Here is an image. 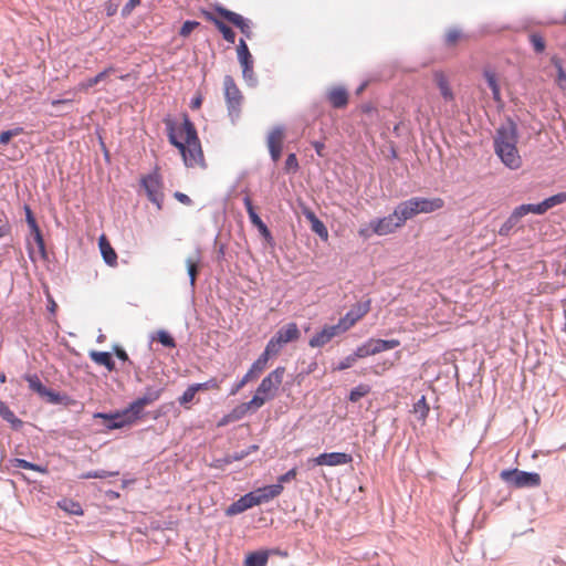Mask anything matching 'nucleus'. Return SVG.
Returning a JSON list of instances; mask_svg holds the SVG:
<instances>
[{
    "mask_svg": "<svg viewBox=\"0 0 566 566\" xmlns=\"http://www.w3.org/2000/svg\"><path fill=\"white\" fill-rule=\"evenodd\" d=\"M269 555L266 552H254L247 556L244 566H265Z\"/></svg>",
    "mask_w": 566,
    "mask_h": 566,
    "instance_id": "nucleus-35",
    "label": "nucleus"
},
{
    "mask_svg": "<svg viewBox=\"0 0 566 566\" xmlns=\"http://www.w3.org/2000/svg\"><path fill=\"white\" fill-rule=\"evenodd\" d=\"M174 197L179 201L181 202L182 205H186V206H190L192 203V200L189 198V196H187L186 193L184 192H180V191H176L174 193Z\"/></svg>",
    "mask_w": 566,
    "mask_h": 566,
    "instance_id": "nucleus-61",
    "label": "nucleus"
},
{
    "mask_svg": "<svg viewBox=\"0 0 566 566\" xmlns=\"http://www.w3.org/2000/svg\"><path fill=\"white\" fill-rule=\"evenodd\" d=\"M156 339L161 344L164 345L165 347H169V348H174L176 347V342L175 339L172 338V336L166 332V331H159L157 333V337Z\"/></svg>",
    "mask_w": 566,
    "mask_h": 566,
    "instance_id": "nucleus-47",
    "label": "nucleus"
},
{
    "mask_svg": "<svg viewBox=\"0 0 566 566\" xmlns=\"http://www.w3.org/2000/svg\"><path fill=\"white\" fill-rule=\"evenodd\" d=\"M273 357L268 350L264 349V352L259 356V358L251 365L250 369L247 371V376L254 380L256 379L268 367L269 359Z\"/></svg>",
    "mask_w": 566,
    "mask_h": 566,
    "instance_id": "nucleus-26",
    "label": "nucleus"
},
{
    "mask_svg": "<svg viewBox=\"0 0 566 566\" xmlns=\"http://www.w3.org/2000/svg\"><path fill=\"white\" fill-rule=\"evenodd\" d=\"M224 96L228 104L229 114L233 117H238L240 113V106L242 102V94L234 83L233 78L229 75L224 77Z\"/></svg>",
    "mask_w": 566,
    "mask_h": 566,
    "instance_id": "nucleus-9",
    "label": "nucleus"
},
{
    "mask_svg": "<svg viewBox=\"0 0 566 566\" xmlns=\"http://www.w3.org/2000/svg\"><path fill=\"white\" fill-rule=\"evenodd\" d=\"M500 478L506 484L516 489L536 488L541 485V475L536 472H525L518 469L503 470Z\"/></svg>",
    "mask_w": 566,
    "mask_h": 566,
    "instance_id": "nucleus-5",
    "label": "nucleus"
},
{
    "mask_svg": "<svg viewBox=\"0 0 566 566\" xmlns=\"http://www.w3.org/2000/svg\"><path fill=\"white\" fill-rule=\"evenodd\" d=\"M367 345L371 355L379 354L385 350L394 349L400 345L398 339H376L369 338Z\"/></svg>",
    "mask_w": 566,
    "mask_h": 566,
    "instance_id": "nucleus-25",
    "label": "nucleus"
},
{
    "mask_svg": "<svg viewBox=\"0 0 566 566\" xmlns=\"http://www.w3.org/2000/svg\"><path fill=\"white\" fill-rule=\"evenodd\" d=\"M327 99L335 108H344L348 104V93L344 87H333L328 94Z\"/></svg>",
    "mask_w": 566,
    "mask_h": 566,
    "instance_id": "nucleus-27",
    "label": "nucleus"
},
{
    "mask_svg": "<svg viewBox=\"0 0 566 566\" xmlns=\"http://www.w3.org/2000/svg\"><path fill=\"white\" fill-rule=\"evenodd\" d=\"M343 334L339 327L336 325H326L316 333L310 340L308 345L312 348H318L325 346L329 343L335 336Z\"/></svg>",
    "mask_w": 566,
    "mask_h": 566,
    "instance_id": "nucleus-16",
    "label": "nucleus"
},
{
    "mask_svg": "<svg viewBox=\"0 0 566 566\" xmlns=\"http://www.w3.org/2000/svg\"><path fill=\"white\" fill-rule=\"evenodd\" d=\"M433 80H434L437 86L439 87L442 97L446 101H453L454 95H453V92L449 85V82H448L446 75L442 72H434Z\"/></svg>",
    "mask_w": 566,
    "mask_h": 566,
    "instance_id": "nucleus-30",
    "label": "nucleus"
},
{
    "mask_svg": "<svg viewBox=\"0 0 566 566\" xmlns=\"http://www.w3.org/2000/svg\"><path fill=\"white\" fill-rule=\"evenodd\" d=\"M142 0H128V2L124 7V12L129 13L132 10H134Z\"/></svg>",
    "mask_w": 566,
    "mask_h": 566,
    "instance_id": "nucleus-64",
    "label": "nucleus"
},
{
    "mask_svg": "<svg viewBox=\"0 0 566 566\" xmlns=\"http://www.w3.org/2000/svg\"><path fill=\"white\" fill-rule=\"evenodd\" d=\"M565 202H566V192H559V193H556L554 196L546 198L544 201H542L537 205H532V203H526V205L530 206L531 213L544 214L551 208L562 205V203H565Z\"/></svg>",
    "mask_w": 566,
    "mask_h": 566,
    "instance_id": "nucleus-19",
    "label": "nucleus"
},
{
    "mask_svg": "<svg viewBox=\"0 0 566 566\" xmlns=\"http://www.w3.org/2000/svg\"><path fill=\"white\" fill-rule=\"evenodd\" d=\"M199 25H200L199 22L188 20V21L184 22V24L181 25V28L179 30V35L182 38H188L190 35V33L195 29H197Z\"/></svg>",
    "mask_w": 566,
    "mask_h": 566,
    "instance_id": "nucleus-50",
    "label": "nucleus"
},
{
    "mask_svg": "<svg viewBox=\"0 0 566 566\" xmlns=\"http://www.w3.org/2000/svg\"><path fill=\"white\" fill-rule=\"evenodd\" d=\"M200 14L208 21L211 22L218 31L222 34L223 39L233 44L235 42V33L234 31L227 25L219 17L218 13L213 10L200 9Z\"/></svg>",
    "mask_w": 566,
    "mask_h": 566,
    "instance_id": "nucleus-14",
    "label": "nucleus"
},
{
    "mask_svg": "<svg viewBox=\"0 0 566 566\" xmlns=\"http://www.w3.org/2000/svg\"><path fill=\"white\" fill-rule=\"evenodd\" d=\"M168 139L180 151L184 163L187 167L205 166L201 144L197 135L195 125L187 115L184 116L181 126H177L171 118H165Z\"/></svg>",
    "mask_w": 566,
    "mask_h": 566,
    "instance_id": "nucleus-1",
    "label": "nucleus"
},
{
    "mask_svg": "<svg viewBox=\"0 0 566 566\" xmlns=\"http://www.w3.org/2000/svg\"><path fill=\"white\" fill-rule=\"evenodd\" d=\"M197 388L195 387V385H190L186 390L185 392L179 397V403L180 405H187L189 402H191L197 394Z\"/></svg>",
    "mask_w": 566,
    "mask_h": 566,
    "instance_id": "nucleus-48",
    "label": "nucleus"
},
{
    "mask_svg": "<svg viewBox=\"0 0 566 566\" xmlns=\"http://www.w3.org/2000/svg\"><path fill=\"white\" fill-rule=\"evenodd\" d=\"M271 158L274 163L279 161L282 154V148H269Z\"/></svg>",
    "mask_w": 566,
    "mask_h": 566,
    "instance_id": "nucleus-63",
    "label": "nucleus"
},
{
    "mask_svg": "<svg viewBox=\"0 0 566 566\" xmlns=\"http://www.w3.org/2000/svg\"><path fill=\"white\" fill-rule=\"evenodd\" d=\"M296 475H297V469L292 468L286 473L282 474L277 478L276 484H281L283 486L284 483H287V482L294 480L296 478Z\"/></svg>",
    "mask_w": 566,
    "mask_h": 566,
    "instance_id": "nucleus-54",
    "label": "nucleus"
},
{
    "mask_svg": "<svg viewBox=\"0 0 566 566\" xmlns=\"http://www.w3.org/2000/svg\"><path fill=\"white\" fill-rule=\"evenodd\" d=\"M369 392H370V387L368 385L360 384L350 390L348 398L352 402H357L363 397L367 396Z\"/></svg>",
    "mask_w": 566,
    "mask_h": 566,
    "instance_id": "nucleus-41",
    "label": "nucleus"
},
{
    "mask_svg": "<svg viewBox=\"0 0 566 566\" xmlns=\"http://www.w3.org/2000/svg\"><path fill=\"white\" fill-rule=\"evenodd\" d=\"M261 407H262L261 399L252 398L248 402H242V403L235 406L230 411V417L232 418L233 421H238V420L244 418L248 415L249 411H255V410H258Z\"/></svg>",
    "mask_w": 566,
    "mask_h": 566,
    "instance_id": "nucleus-23",
    "label": "nucleus"
},
{
    "mask_svg": "<svg viewBox=\"0 0 566 566\" xmlns=\"http://www.w3.org/2000/svg\"><path fill=\"white\" fill-rule=\"evenodd\" d=\"M360 111L364 114L371 115L374 113H377V108L371 103H366L360 106Z\"/></svg>",
    "mask_w": 566,
    "mask_h": 566,
    "instance_id": "nucleus-62",
    "label": "nucleus"
},
{
    "mask_svg": "<svg viewBox=\"0 0 566 566\" xmlns=\"http://www.w3.org/2000/svg\"><path fill=\"white\" fill-rule=\"evenodd\" d=\"M370 310V301L365 303L355 304L344 317H342L337 326L342 331V333L347 332L352 328L359 319H361Z\"/></svg>",
    "mask_w": 566,
    "mask_h": 566,
    "instance_id": "nucleus-10",
    "label": "nucleus"
},
{
    "mask_svg": "<svg viewBox=\"0 0 566 566\" xmlns=\"http://www.w3.org/2000/svg\"><path fill=\"white\" fill-rule=\"evenodd\" d=\"M400 228H402V226L396 213L392 212L386 217L370 220L368 224L358 230V234L364 239H369L374 234L384 237L395 233Z\"/></svg>",
    "mask_w": 566,
    "mask_h": 566,
    "instance_id": "nucleus-3",
    "label": "nucleus"
},
{
    "mask_svg": "<svg viewBox=\"0 0 566 566\" xmlns=\"http://www.w3.org/2000/svg\"><path fill=\"white\" fill-rule=\"evenodd\" d=\"M429 405L427 403L426 397L422 396L412 408V412L416 415L417 419L424 422L426 418L429 413Z\"/></svg>",
    "mask_w": 566,
    "mask_h": 566,
    "instance_id": "nucleus-38",
    "label": "nucleus"
},
{
    "mask_svg": "<svg viewBox=\"0 0 566 566\" xmlns=\"http://www.w3.org/2000/svg\"><path fill=\"white\" fill-rule=\"evenodd\" d=\"M300 336L301 333L296 323H289L282 326L269 340L265 346V350L274 357L280 354L285 344L297 340Z\"/></svg>",
    "mask_w": 566,
    "mask_h": 566,
    "instance_id": "nucleus-6",
    "label": "nucleus"
},
{
    "mask_svg": "<svg viewBox=\"0 0 566 566\" xmlns=\"http://www.w3.org/2000/svg\"><path fill=\"white\" fill-rule=\"evenodd\" d=\"M140 184L145 189L149 201L156 205L158 210H161L165 196L163 191V179L158 168H156L153 172L142 177Z\"/></svg>",
    "mask_w": 566,
    "mask_h": 566,
    "instance_id": "nucleus-7",
    "label": "nucleus"
},
{
    "mask_svg": "<svg viewBox=\"0 0 566 566\" xmlns=\"http://www.w3.org/2000/svg\"><path fill=\"white\" fill-rule=\"evenodd\" d=\"M284 168L287 172H295L298 170V161L295 154H290L287 156Z\"/></svg>",
    "mask_w": 566,
    "mask_h": 566,
    "instance_id": "nucleus-53",
    "label": "nucleus"
},
{
    "mask_svg": "<svg viewBox=\"0 0 566 566\" xmlns=\"http://www.w3.org/2000/svg\"><path fill=\"white\" fill-rule=\"evenodd\" d=\"M305 218L311 222V229L323 240H327L328 231L325 224L316 217V214L308 208L303 210Z\"/></svg>",
    "mask_w": 566,
    "mask_h": 566,
    "instance_id": "nucleus-28",
    "label": "nucleus"
},
{
    "mask_svg": "<svg viewBox=\"0 0 566 566\" xmlns=\"http://www.w3.org/2000/svg\"><path fill=\"white\" fill-rule=\"evenodd\" d=\"M41 397H45L51 403H60L62 398L59 392H55L51 389H45Z\"/></svg>",
    "mask_w": 566,
    "mask_h": 566,
    "instance_id": "nucleus-57",
    "label": "nucleus"
},
{
    "mask_svg": "<svg viewBox=\"0 0 566 566\" xmlns=\"http://www.w3.org/2000/svg\"><path fill=\"white\" fill-rule=\"evenodd\" d=\"M552 63L557 70V85L560 88H566V72L564 71L563 63L557 56L552 57Z\"/></svg>",
    "mask_w": 566,
    "mask_h": 566,
    "instance_id": "nucleus-40",
    "label": "nucleus"
},
{
    "mask_svg": "<svg viewBox=\"0 0 566 566\" xmlns=\"http://www.w3.org/2000/svg\"><path fill=\"white\" fill-rule=\"evenodd\" d=\"M0 416L3 420L11 423L13 427H19L22 424V421L17 418L14 412L9 408V406L4 401H0Z\"/></svg>",
    "mask_w": 566,
    "mask_h": 566,
    "instance_id": "nucleus-37",
    "label": "nucleus"
},
{
    "mask_svg": "<svg viewBox=\"0 0 566 566\" xmlns=\"http://www.w3.org/2000/svg\"><path fill=\"white\" fill-rule=\"evenodd\" d=\"M353 354L356 357V359L371 356L370 349L367 345V342H365L363 345L358 346Z\"/></svg>",
    "mask_w": 566,
    "mask_h": 566,
    "instance_id": "nucleus-56",
    "label": "nucleus"
},
{
    "mask_svg": "<svg viewBox=\"0 0 566 566\" xmlns=\"http://www.w3.org/2000/svg\"><path fill=\"white\" fill-rule=\"evenodd\" d=\"M118 475V472H108L105 470L101 471H90L86 473H83L80 479L87 480V479H105L107 476H114Z\"/></svg>",
    "mask_w": 566,
    "mask_h": 566,
    "instance_id": "nucleus-46",
    "label": "nucleus"
},
{
    "mask_svg": "<svg viewBox=\"0 0 566 566\" xmlns=\"http://www.w3.org/2000/svg\"><path fill=\"white\" fill-rule=\"evenodd\" d=\"M163 390V388H146L142 397L129 403L130 410H133V412H135V415L140 418L145 407L157 401L160 398Z\"/></svg>",
    "mask_w": 566,
    "mask_h": 566,
    "instance_id": "nucleus-13",
    "label": "nucleus"
},
{
    "mask_svg": "<svg viewBox=\"0 0 566 566\" xmlns=\"http://www.w3.org/2000/svg\"><path fill=\"white\" fill-rule=\"evenodd\" d=\"M32 234L34 237V241H35V243L38 245V249H39V252H40L41 256L45 258L46 256L45 243H44V239L42 237L40 228H38L35 230H32Z\"/></svg>",
    "mask_w": 566,
    "mask_h": 566,
    "instance_id": "nucleus-51",
    "label": "nucleus"
},
{
    "mask_svg": "<svg viewBox=\"0 0 566 566\" xmlns=\"http://www.w3.org/2000/svg\"><path fill=\"white\" fill-rule=\"evenodd\" d=\"M252 381L247 375H244L240 381H238L231 389V395L238 394L248 382Z\"/></svg>",
    "mask_w": 566,
    "mask_h": 566,
    "instance_id": "nucleus-59",
    "label": "nucleus"
},
{
    "mask_svg": "<svg viewBox=\"0 0 566 566\" xmlns=\"http://www.w3.org/2000/svg\"><path fill=\"white\" fill-rule=\"evenodd\" d=\"M396 213L399 222L403 227L406 221L409 219H412L418 214L416 200L413 198H410L406 201L400 202L394 210Z\"/></svg>",
    "mask_w": 566,
    "mask_h": 566,
    "instance_id": "nucleus-20",
    "label": "nucleus"
},
{
    "mask_svg": "<svg viewBox=\"0 0 566 566\" xmlns=\"http://www.w3.org/2000/svg\"><path fill=\"white\" fill-rule=\"evenodd\" d=\"M237 53H238V60L242 66L243 76L244 77L250 76L252 73V69H253V59H252L249 48L243 39H241L239 41V44L237 48Z\"/></svg>",
    "mask_w": 566,
    "mask_h": 566,
    "instance_id": "nucleus-21",
    "label": "nucleus"
},
{
    "mask_svg": "<svg viewBox=\"0 0 566 566\" xmlns=\"http://www.w3.org/2000/svg\"><path fill=\"white\" fill-rule=\"evenodd\" d=\"M197 388V391L200 390H219L220 384L216 378H211L208 381L200 382V384H193Z\"/></svg>",
    "mask_w": 566,
    "mask_h": 566,
    "instance_id": "nucleus-49",
    "label": "nucleus"
},
{
    "mask_svg": "<svg viewBox=\"0 0 566 566\" xmlns=\"http://www.w3.org/2000/svg\"><path fill=\"white\" fill-rule=\"evenodd\" d=\"M353 461V457L345 452H331V453H322L316 458L310 459L307 463H313L315 465H328V467H337L348 464Z\"/></svg>",
    "mask_w": 566,
    "mask_h": 566,
    "instance_id": "nucleus-12",
    "label": "nucleus"
},
{
    "mask_svg": "<svg viewBox=\"0 0 566 566\" xmlns=\"http://www.w3.org/2000/svg\"><path fill=\"white\" fill-rule=\"evenodd\" d=\"M24 210H25V219H27V222H28V226L30 227L31 231L32 230H35L39 228L38 223H36V220L32 213V210L30 209L29 206H25L24 207Z\"/></svg>",
    "mask_w": 566,
    "mask_h": 566,
    "instance_id": "nucleus-58",
    "label": "nucleus"
},
{
    "mask_svg": "<svg viewBox=\"0 0 566 566\" xmlns=\"http://www.w3.org/2000/svg\"><path fill=\"white\" fill-rule=\"evenodd\" d=\"M25 380L28 381L30 389L35 391L40 396H42V394L46 389V387L42 384V381L36 375H28L25 377Z\"/></svg>",
    "mask_w": 566,
    "mask_h": 566,
    "instance_id": "nucleus-42",
    "label": "nucleus"
},
{
    "mask_svg": "<svg viewBox=\"0 0 566 566\" xmlns=\"http://www.w3.org/2000/svg\"><path fill=\"white\" fill-rule=\"evenodd\" d=\"M90 357L95 364L106 367L108 371H113L115 369V363L112 355L107 352L93 350L90 353Z\"/></svg>",
    "mask_w": 566,
    "mask_h": 566,
    "instance_id": "nucleus-32",
    "label": "nucleus"
},
{
    "mask_svg": "<svg viewBox=\"0 0 566 566\" xmlns=\"http://www.w3.org/2000/svg\"><path fill=\"white\" fill-rule=\"evenodd\" d=\"M200 263H201V254L199 251L196 252V254L187 258V260H186V265H187L188 274L190 277L191 286H195Z\"/></svg>",
    "mask_w": 566,
    "mask_h": 566,
    "instance_id": "nucleus-33",
    "label": "nucleus"
},
{
    "mask_svg": "<svg viewBox=\"0 0 566 566\" xmlns=\"http://www.w3.org/2000/svg\"><path fill=\"white\" fill-rule=\"evenodd\" d=\"M94 418L104 419L106 421L105 427L108 430L132 426L139 419L137 415L130 410V406L115 413L97 412L94 415Z\"/></svg>",
    "mask_w": 566,
    "mask_h": 566,
    "instance_id": "nucleus-8",
    "label": "nucleus"
},
{
    "mask_svg": "<svg viewBox=\"0 0 566 566\" xmlns=\"http://www.w3.org/2000/svg\"><path fill=\"white\" fill-rule=\"evenodd\" d=\"M528 213H531L530 206L521 205L516 207L507 220L499 229V234L503 237L509 235L512 229L520 222V220Z\"/></svg>",
    "mask_w": 566,
    "mask_h": 566,
    "instance_id": "nucleus-18",
    "label": "nucleus"
},
{
    "mask_svg": "<svg viewBox=\"0 0 566 566\" xmlns=\"http://www.w3.org/2000/svg\"><path fill=\"white\" fill-rule=\"evenodd\" d=\"M284 138L283 127H274L268 135V148H282Z\"/></svg>",
    "mask_w": 566,
    "mask_h": 566,
    "instance_id": "nucleus-34",
    "label": "nucleus"
},
{
    "mask_svg": "<svg viewBox=\"0 0 566 566\" xmlns=\"http://www.w3.org/2000/svg\"><path fill=\"white\" fill-rule=\"evenodd\" d=\"M356 361L357 359L354 356V354L348 355L347 357L339 361L338 366L335 369L345 370L347 368H350Z\"/></svg>",
    "mask_w": 566,
    "mask_h": 566,
    "instance_id": "nucleus-55",
    "label": "nucleus"
},
{
    "mask_svg": "<svg viewBox=\"0 0 566 566\" xmlns=\"http://www.w3.org/2000/svg\"><path fill=\"white\" fill-rule=\"evenodd\" d=\"M465 35L459 29H450L444 35L446 45L454 48L460 41L464 40Z\"/></svg>",
    "mask_w": 566,
    "mask_h": 566,
    "instance_id": "nucleus-39",
    "label": "nucleus"
},
{
    "mask_svg": "<svg viewBox=\"0 0 566 566\" xmlns=\"http://www.w3.org/2000/svg\"><path fill=\"white\" fill-rule=\"evenodd\" d=\"M255 506L253 502V496L250 493H247L245 495L241 496L238 501L233 502L231 505L228 506L226 510V514L228 516H233L237 514H240L251 507Z\"/></svg>",
    "mask_w": 566,
    "mask_h": 566,
    "instance_id": "nucleus-24",
    "label": "nucleus"
},
{
    "mask_svg": "<svg viewBox=\"0 0 566 566\" xmlns=\"http://www.w3.org/2000/svg\"><path fill=\"white\" fill-rule=\"evenodd\" d=\"M24 133V129L22 127H14L9 130H4L0 134V144L7 145L11 138L19 136Z\"/></svg>",
    "mask_w": 566,
    "mask_h": 566,
    "instance_id": "nucleus-44",
    "label": "nucleus"
},
{
    "mask_svg": "<svg viewBox=\"0 0 566 566\" xmlns=\"http://www.w3.org/2000/svg\"><path fill=\"white\" fill-rule=\"evenodd\" d=\"M285 374V368L280 366L272 370L266 377H264L259 385L255 395L252 398H259L262 401V406L275 397L279 387L282 384Z\"/></svg>",
    "mask_w": 566,
    "mask_h": 566,
    "instance_id": "nucleus-4",
    "label": "nucleus"
},
{
    "mask_svg": "<svg viewBox=\"0 0 566 566\" xmlns=\"http://www.w3.org/2000/svg\"><path fill=\"white\" fill-rule=\"evenodd\" d=\"M243 203H244V207L249 214V219H250L251 223L254 227H256V229L259 230L260 234L264 238V240H266L270 244H272L273 237L271 234V231L269 230L266 224L261 220L259 214L255 212V209H254V206L252 203L250 196H245L243 198Z\"/></svg>",
    "mask_w": 566,
    "mask_h": 566,
    "instance_id": "nucleus-15",
    "label": "nucleus"
},
{
    "mask_svg": "<svg viewBox=\"0 0 566 566\" xmlns=\"http://www.w3.org/2000/svg\"><path fill=\"white\" fill-rule=\"evenodd\" d=\"M115 72V69L113 66H108L98 74L95 75V78L97 83H101L102 81L106 80L111 74Z\"/></svg>",
    "mask_w": 566,
    "mask_h": 566,
    "instance_id": "nucleus-60",
    "label": "nucleus"
},
{
    "mask_svg": "<svg viewBox=\"0 0 566 566\" xmlns=\"http://www.w3.org/2000/svg\"><path fill=\"white\" fill-rule=\"evenodd\" d=\"M98 245L104 261L109 266H115L117 264V254L105 235L98 239Z\"/></svg>",
    "mask_w": 566,
    "mask_h": 566,
    "instance_id": "nucleus-29",
    "label": "nucleus"
},
{
    "mask_svg": "<svg viewBox=\"0 0 566 566\" xmlns=\"http://www.w3.org/2000/svg\"><path fill=\"white\" fill-rule=\"evenodd\" d=\"M516 144L517 130L513 124L497 129L494 139L495 153L502 163L513 170L522 167V158Z\"/></svg>",
    "mask_w": 566,
    "mask_h": 566,
    "instance_id": "nucleus-2",
    "label": "nucleus"
},
{
    "mask_svg": "<svg viewBox=\"0 0 566 566\" xmlns=\"http://www.w3.org/2000/svg\"><path fill=\"white\" fill-rule=\"evenodd\" d=\"M530 42L533 45V49L537 53L544 52L546 48V43L544 38L538 33H532L530 34Z\"/></svg>",
    "mask_w": 566,
    "mask_h": 566,
    "instance_id": "nucleus-45",
    "label": "nucleus"
},
{
    "mask_svg": "<svg viewBox=\"0 0 566 566\" xmlns=\"http://www.w3.org/2000/svg\"><path fill=\"white\" fill-rule=\"evenodd\" d=\"M283 492V486L281 484H272L263 488H259L250 494L253 496V502L256 505L266 503L275 497H277Z\"/></svg>",
    "mask_w": 566,
    "mask_h": 566,
    "instance_id": "nucleus-17",
    "label": "nucleus"
},
{
    "mask_svg": "<svg viewBox=\"0 0 566 566\" xmlns=\"http://www.w3.org/2000/svg\"><path fill=\"white\" fill-rule=\"evenodd\" d=\"M57 506L70 514L83 515L84 513L81 504L71 499L61 500L60 502H57Z\"/></svg>",
    "mask_w": 566,
    "mask_h": 566,
    "instance_id": "nucleus-36",
    "label": "nucleus"
},
{
    "mask_svg": "<svg viewBox=\"0 0 566 566\" xmlns=\"http://www.w3.org/2000/svg\"><path fill=\"white\" fill-rule=\"evenodd\" d=\"M214 11L218 13L220 18L226 19L228 22L232 23L234 27L240 29V31L247 36L251 38L252 31L250 28V23L247 19H244L241 14L233 12L222 6H214Z\"/></svg>",
    "mask_w": 566,
    "mask_h": 566,
    "instance_id": "nucleus-11",
    "label": "nucleus"
},
{
    "mask_svg": "<svg viewBox=\"0 0 566 566\" xmlns=\"http://www.w3.org/2000/svg\"><path fill=\"white\" fill-rule=\"evenodd\" d=\"M97 84H98V83H97V81H96L95 76H93V77H90V78H87V80H85V81L80 82V83L77 84V86L75 87V91H76V92H80V93H88V92H90V90H91L93 86L97 85Z\"/></svg>",
    "mask_w": 566,
    "mask_h": 566,
    "instance_id": "nucleus-52",
    "label": "nucleus"
},
{
    "mask_svg": "<svg viewBox=\"0 0 566 566\" xmlns=\"http://www.w3.org/2000/svg\"><path fill=\"white\" fill-rule=\"evenodd\" d=\"M483 75H484V78L488 82L489 87L492 91L493 99L499 105H502L503 104V99H502V96H501V90H500V85H499L497 77H496L495 73L493 71H491V70H485Z\"/></svg>",
    "mask_w": 566,
    "mask_h": 566,
    "instance_id": "nucleus-31",
    "label": "nucleus"
},
{
    "mask_svg": "<svg viewBox=\"0 0 566 566\" xmlns=\"http://www.w3.org/2000/svg\"><path fill=\"white\" fill-rule=\"evenodd\" d=\"M416 200V206L419 213H431L437 210H440L444 207V200L442 198H422V197H413Z\"/></svg>",
    "mask_w": 566,
    "mask_h": 566,
    "instance_id": "nucleus-22",
    "label": "nucleus"
},
{
    "mask_svg": "<svg viewBox=\"0 0 566 566\" xmlns=\"http://www.w3.org/2000/svg\"><path fill=\"white\" fill-rule=\"evenodd\" d=\"M13 467L20 468V469H25V470H32V471H36V472H41V473L45 472V469H43L42 467L31 463L24 459H14Z\"/></svg>",
    "mask_w": 566,
    "mask_h": 566,
    "instance_id": "nucleus-43",
    "label": "nucleus"
}]
</instances>
